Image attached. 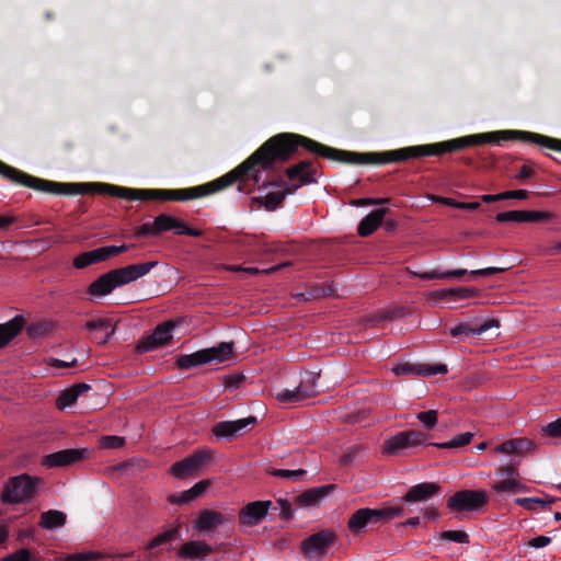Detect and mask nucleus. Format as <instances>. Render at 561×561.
Segmentation results:
<instances>
[{
    "mask_svg": "<svg viewBox=\"0 0 561 561\" xmlns=\"http://www.w3.org/2000/svg\"><path fill=\"white\" fill-rule=\"evenodd\" d=\"M277 504L280 508V518L284 520H291L294 518L291 503L286 499H278Z\"/></svg>",
    "mask_w": 561,
    "mask_h": 561,
    "instance_id": "5fc2aeb1",
    "label": "nucleus"
},
{
    "mask_svg": "<svg viewBox=\"0 0 561 561\" xmlns=\"http://www.w3.org/2000/svg\"><path fill=\"white\" fill-rule=\"evenodd\" d=\"M284 201V194L280 192H271L265 196L253 197L252 202L263 206L266 210L273 211L277 209Z\"/></svg>",
    "mask_w": 561,
    "mask_h": 561,
    "instance_id": "7c9ffc66",
    "label": "nucleus"
},
{
    "mask_svg": "<svg viewBox=\"0 0 561 561\" xmlns=\"http://www.w3.org/2000/svg\"><path fill=\"white\" fill-rule=\"evenodd\" d=\"M368 513L370 516L371 525L385 524L393 518L402 516L404 508L402 506H383L380 508L368 507Z\"/></svg>",
    "mask_w": 561,
    "mask_h": 561,
    "instance_id": "a878e982",
    "label": "nucleus"
},
{
    "mask_svg": "<svg viewBox=\"0 0 561 561\" xmlns=\"http://www.w3.org/2000/svg\"><path fill=\"white\" fill-rule=\"evenodd\" d=\"M534 174H535L534 170L525 164L520 168L519 172L515 175V179L520 182H524V181L530 179Z\"/></svg>",
    "mask_w": 561,
    "mask_h": 561,
    "instance_id": "338daca9",
    "label": "nucleus"
},
{
    "mask_svg": "<svg viewBox=\"0 0 561 561\" xmlns=\"http://www.w3.org/2000/svg\"><path fill=\"white\" fill-rule=\"evenodd\" d=\"M285 174L291 183L285 181L284 188L280 191V194H284V199L302 185L316 183V169L310 160H304L287 168Z\"/></svg>",
    "mask_w": 561,
    "mask_h": 561,
    "instance_id": "423d86ee",
    "label": "nucleus"
},
{
    "mask_svg": "<svg viewBox=\"0 0 561 561\" xmlns=\"http://www.w3.org/2000/svg\"><path fill=\"white\" fill-rule=\"evenodd\" d=\"M181 524H176L174 526L169 527L168 529L163 530L156 537H153L147 545V549L151 550L159 546L165 545L168 542H171L175 540L180 536L181 531Z\"/></svg>",
    "mask_w": 561,
    "mask_h": 561,
    "instance_id": "c85d7f7f",
    "label": "nucleus"
},
{
    "mask_svg": "<svg viewBox=\"0 0 561 561\" xmlns=\"http://www.w3.org/2000/svg\"><path fill=\"white\" fill-rule=\"evenodd\" d=\"M85 329L95 333V340L100 344H105L115 333V328L110 319L100 318L85 323Z\"/></svg>",
    "mask_w": 561,
    "mask_h": 561,
    "instance_id": "393cba45",
    "label": "nucleus"
},
{
    "mask_svg": "<svg viewBox=\"0 0 561 561\" xmlns=\"http://www.w3.org/2000/svg\"><path fill=\"white\" fill-rule=\"evenodd\" d=\"M100 254L98 249L83 252L73 259L72 264L76 268H84L89 265L102 262Z\"/></svg>",
    "mask_w": 561,
    "mask_h": 561,
    "instance_id": "f704fd0d",
    "label": "nucleus"
},
{
    "mask_svg": "<svg viewBox=\"0 0 561 561\" xmlns=\"http://www.w3.org/2000/svg\"><path fill=\"white\" fill-rule=\"evenodd\" d=\"M428 198L431 201H433L434 203H438V204H443V205H446V206H450V207L457 208L458 201H456L454 198L443 197V196H438V195H430Z\"/></svg>",
    "mask_w": 561,
    "mask_h": 561,
    "instance_id": "69168bd1",
    "label": "nucleus"
},
{
    "mask_svg": "<svg viewBox=\"0 0 561 561\" xmlns=\"http://www.w3.org/2000/svg\"><path fill=\"white\" fill-rule=\"evenodd\" d=\"M301 147L317 156L348 164L397 163V149L382 152H354L329 147L311 138L293 133L277 134L263 142L248 159L225 175L203 185L187 188H151L150 199L185 202L221 191L239 182V192L249 193L248 181L260 183V170L272 171L283 164Z\"/></svg>",
    "mask_w": 561,
    "mask_h": 561,
    "instance_id": "f257e3e1",
    "label": "nucleus"
},
{
    "mask_svg": "<svg viewBox=\"0 0 561 561\" xmlns=\"http://www.w3.org/2000/svg\"><path fill=\"white\" fill-rule=\"evenodd\" d=\"M494 450H495V453H502V454H517L513 438L507 439V440L503 442L502 444L497 445L494 448Z\"/></svg>",
    "mask_w": 561,
    "mask_h": 561,
    "instance_id": "052dcab7",
    "label": "nucleus"
},
{
    "mask_svg": "<svg viewBox=\"0 0 561 561\" xmlns=\"http://www.w3.org/2000/svg\"><path fill=\"white\" fill-rule=\"evenodd\" d=\"M157 265L158 261H149L130 264L121 268L113 270V272L115 274L118 286H123L144 277Z\"/></svg>",
    "mask_w": 561,
    "mask_h": 561,
    "instance_id": "2eb2a0df",
    "label": "nucleus"
},
{
    "mask_svg": "<svg viewBox=\"0 0 561 561\" xmlns=\"http://www.w3.org/2000/svg\"><path fill=\"white\" fill-rule=\"evenodd\" d=\"M172 230H174V233L179 234V236L185 234V236L195 237V238H199L203 236L202 230L191 228L184 221H182L178 218H175V220H174V227Z\"/></svg>",
    "mask_w": 561,
    "mask_h": 561,
    "instance_id": "c03bdc74",
    "label": "nucleus"
},
{
    "mask_svg": "<svg viewBox=\"0 0 561 561\" xmlns=\"http://www.w3.org/2000/svg\"><path fill=\"white\" fill-rule=\"evenodd\" d=\"M270 473L273 477L282 478V479H288L293 481L300 480L304 476H306L307 471L304 469H297V470H288V469H272Z\"/></svg>",
    "mask_w": 561,
    "mask_h": 561,
    "instance_id": "a19ab883",
    "label": "nucleus"
},
{
    "mask_svg": "<svg viewBox=\"0 0 561 561\" xmlns=\"http://www.w3.org/2000/svg\"><path fill=\"white\" fill-rule=\"evenodd\" d=\"M492 489L497 493H518L526 491L527 488L518 481V479H502L492 485Z\"/></svg>",
    "mask_w": 561,
    "mask_h": 561,
    "instance_id": "2f4dec72",
    "label": "nucleus"
},
{
    "mask_svg": "<svg viewBox=\"0 0 561 561\" xmlns=\"http://www.w3.org/2000/svg\"><path fill=\"white\" fill-rule=\"evenodd\" d=\"M67 515L57 510H49L41 514L38 525L44 529H56L66 524Z\"/></svg>",
    "mask_w": 561,
    "mask_h": 561,
    "instance_id": "cd10ccee",
    "label": "nucleus"
},
{
    "mask_svg": "<svg viewBox=\"0 0 561 561\" xmlns=\"http://www.w3.org/2000/svg\"><path fill=\"white\" fill-rule=\"evenodd\" d=\"M318 378L319 375L307 371L302 375L300 383L295 389H284L277 393L276 398L282 402L293 403L313 397L319 392L317 386Z\"/></svg>",
    "mask_w": 561,
    "mask_h": 561,
    "instance_id": "1a4fd4ad",
    "label": "nucleus"
},
{
    "mask_svg": "<svg viewBox=\"0 0 561 561\" xmlns=\"http://www.w3.org/2000/svg\"><path fill=\"white\" fill-rule=\"evenodd\" d=\"M175 322L167 321L158 324L151 334L142 337L137 344V352L142 354L154 351L172 340V331Z\"/></svg>",
    "mask_w": 561,
    "mask_h": 561,
    "instance_id": "9b49d317",
    "label": "nucleus"
},
{
    "mask_svg": "<svg viewBox=\"0 0 561 561\" xmlns=\"http://www.w3.org/2000/svg\"><path fill=\"white\" fill-rule=\"evenodd\" d=\"M232 519V515H225L213 510H203L195 520L194 529L199 531H210L220 525L231 523Z\"/></svg>",
    "mask_w": 561,
    "mask_h": 561,
    "instance_id": "f3484780",
    "label": "nucleus"
},
{
    "mask_svg": "<svg viewBox=\"0 0 561 561\" xmlns=\"http://www.w3.org/2000/svg\"><path fill=\"white\" fill-rule=\"evenodd\" d=\"M243 380V375H230L226 378V386L230 388H238Z\"/></svg>",
    "mask_w": 561,
    "mask_h": 561,
    "instance_id": "774afa93",
    "label": "nucleus"
},
{
    "mask_svg": "<svg viewBox=\"0 0 561 561\" xmlns=\"http://www.w3.org/2000/svg\"><path fill=\"white\" fill-rule=\"evenodd\" d=\"M209 485H210L209 480H201L191 488L193 491L192 493H194L197 499V497L202 496L207 491Z\"/></svg>",
    "mask_w": 561,
    "mask_h": 561,
    "instance_id": "e2e57ef3",
    "label": "nucleus"
},
{
    "mask_svg": "<svg viewBox=\"0 0 561 561\" xmlns=\"http://www.w3.org/2000/svg\"><path fill=\"white\" fill-rule=\"evenodd\" d=\"M439 540H449L457 543H469V536L463 530H445L437 535Z\"/></svg>",
    "mask_w": 561,
    "mask_h": 561,
    "instance_id": "ea45409f",
    "label": "nucleus"
},
{
    "mask_svg": "<svg viewBox=\"0 0 561 561\" xmlns=\"http://www.w3.org/2000/svg\"><path fill=\"white\" fill-rule=\"evenodd\" d=\"M216 437L230 438L237 435L232 421H221L214 425L211 430Z\"/></svg>",
    "mask_w": 561,
    "mask_h": 561,
    "instance_id": "4c0bfd02",
    "label": "nucleus"
},
{
    "mask_svg": "<svg viewBox=\"0 0 561 561\" xmlns=\"http://www.w3.org/2000/svg\"><path fill=\"white\" fill-rule=\"evenodd\" d=\"M557 499L551 496L546 497H518L515 503L528 511H536L537 508H546L550 504L554 503Z\"/></svg>",
    "mask_w": 561,
    "mask_h": 561,
    "instance_id": "c756f323",
    "label": "nucleus"
},
{
    "mask_svg": "<svg viewBox=\"0 0 561 561\" xmlns=\"http://www.w3.org/2000/svg\"><path fill=\"white\" fill-rule=\"evenodd\" d=\"M53 330V323L48 321H39L26 327L27 335L32 339L45 336Z\"/></svg>",
    "mask_w": 561,
    "mask_h": 561,
    "instance_id": "c9c22d12",
    "label": "nucleus"
},
{
    "mask_svg": "<svg viewBox=\"0 0 561 561\" xmlns=\"http://www.w3.org/2000/svg\"><path fill=\"white\" fill-rule=\"evenodd\" d=\"M213 552V548L201 540H190L178 550V557L183 560H204Z\"/></svg>",
    "mask_w": 561,
    "mask_h": 561,
    "instance_id": "a211bd4d",
    "label": "nucleus"
},
{
    "mask_svg": "<svg viewBox=\"0 0 561 561\" xmlns=\"http://www.w3.org/2000/svg\"><path fill=\"white\" fill-rule=\"evenodd\" d=\"M442 488L435 482H423L413 485L402 497L405 502H425L440 492Z\"/></svg>",
    "mask_w": 561,
    "mask_h": 561,
    "instance_id": "aec40b11",
    "label": "nucleus"
},
{
    "mask_svg": "<svg viewBox=\"0 0 561 561\" xmlns=\"http://www.w3.org/2000/svg\"><path fill=\"white\" fill-rule=\"evenodd\" d=\"M135 245L134 244H122V245H108V247H101V248H98V251L101 256V260L102 262L107 260L108 257L111 256H115V255H118L123 252H126L127 250L134 248Z\"/></svg>",
    "mask_w": 561,
    "mask_h": 561,
    "instance_id": "58836bf2",
    "label": "nucleus"
},
{
    "mask_svg": "<svg viewBox=\"0 0 561 561\" xmlns=\"http://www.w3.org/2000/svg\"><path fill=\"white\" fill-rule=\"evenodd\" d=\"M22 186L55 195L99 194L126 201H149L151 188H129L108 183H62L36 178L26 173Z\"/></svg>",
    "mask_w": 561,
    "mask_h": 561,
    "instance_id": "f03ea898",
    "label": "nucleus"
},
{
    "mask_svg": "<svg viewBox=\"0 0 561 561\" xmlns=\"http://www.w3.org/2000/svg\"><path fill=\"white\" fill-rule=\"evenodd\" d=\"M551 542V538L547 536H538L528 541V546L533 548H543Z\"/></svg>",
    "mask_w": 561,
    "mask_h": 561,
    "instance_id": "0e129e2a",
    "label": "nucleus"
},
{
    "mask_svg": "<svg viewBox=\"0 0 561 561\" xmlns=\"http://www.w3.org/2000/svg\"><path fill=\"white\" fill-rule=\"evenodd\" d=\"M233 352V343L221 342L217 346L203 348L192 354H182L176 359V366L181 369H191L201 365L226 360Z\"/></svg>",
    "mask_w": 561,
    "mask_h": 561,
    "instance_id": "20e7f679",
    "label": "nucleus"
},
{
    "mask_svg": "<svg viewBox=\"0 0 561 561\" xmlns=\"http://www.w3.org/2000/svg\"><path fill=\"white\" fill-rule=\"evenodd\" d=\"M135 236L147 237V236H158V233L153 229V222H152V224H144L140 227H138L135 231Z\"/></svg>",
    "mask_w": 561,
    "mask_h": 561,
    "instance_id": "680f3d73",
    "label": "nucleus"
},
{
    "mask_svg": "<svg viewBox=\"0 0 561 561\" xmlns=\"http://www.w3.org/2000/svg\"><path fill=\"white\" fill-rule=\"evenodd\" d=\"M100 443L103 448L116 449V448H121L124 446L125 439L119 436L108 435V436H103L101 438Z\"/></svg>",
    "mask_w": 561,
    "mask_h": 561,
    "instance_id": "3c124183",
    "label": "nucleus"
},
{
    "mask_svg": "<svg viewBox=\"0 0 561 561\" xmlns=\"http://www.w3.org/2000/svg\"><path fill=\"white\" fill-rule=\"evenodd\" d=\"M500 322L496 319H489L480 324H472L470 322H461L450 329V334L454 337L460 335H482L492 328H499Z\"/></svg>",
    "mask_w": 561,
    "mask_h": 561,
    "instance_id": "412c9836",
    "label": "nucleus"
},
{
    "mask_svg": "<svg viewBox=\"0 0 561 561\" xmlns=\"http://www.w3.org/2000/svg\"><path fill=\"white\" fill-rule=\"evenodd\" d=\"M539 434L542 437L561 438V417L542 426Z\"/></svg>",
    "mask_w": 561,
    "mask_h": 561,
    "instance_id": "37998d69",
    "label": "nucleus"
},
{
    "mask_svg": "<svg viewBox=\"0 0 561 561\" xmlns=\"http://www.w3.org/2000/svg\"><path fill=\"white\" fill-rule=\"evenodd\" d=\"M368 525H371L368 507L355 511L347 522V527L354 535L363 533Z\"/></svg>",
    "mask_w": 561,
    "mask_h": 561,
    "instance_id": "bb28decb",
    "label": "nucleus"
},
{
    "mask_svg": "<svg viewBox=\"0 0 561 561\" xmlns=\"http://www.w3.org/2000/svg\"><path fill=\"white\" fill-rule=\"evenodd\" d=\"M116 287L119 286L112 270L92 282L88 287V294L94 297H103L111 294Z\"/></svg>",
    "mask_w": 561,
    "mask_h": 561,
    "instance_id": "5701e85b",
    "label": "nucleus"
},
{
    "mask_svg": "<svg viewBox=\"0 0 561 561\" xmlns=\"http://www.w3.org/2000/svg\"><path fill=\"white\" fill-rule=\"evenodd\" d=\"M528 197V192L526 190H515V191H506L501 193V199H526Z\"/></svg>",
    "mask_w": 561,
    "mask_h": 561,
    "instance_id": "bf43d9fd",
    "label": "nucleus"
},
{
    "mask_svg": "<svg viewBox=\"0 0 561 561\" xmlns=\"http://www.w3.org/2000/svg\"><path fill=\"white\" fill-rule=\"evenodd\" d=\"M513 442L515 444V449H516L517 454L530 451L536 447V444L527 437L513 438Z\"/></svg>",
    "mask_w": 561,
    "mask_h": 561,
    "instance_id": "864d4df0",
    "label": "nucleus"
},
{
    "mask_svg": "<svg viewBox=\"0 0 561 561\" xmlns=\"http://www.w3.org/2000/svg\"><path fill=\"white\" fill-rule=\"evenodd\" d=\"M232 423L234 425V431L238 434L241 431H243L244 428H247L248 426L254 425L256 423V417L248 416L244 419H239V420L232 421Z\"/></svg>",
    "mask_w": 561,
    "mask_h": 561,
    "instance_id": "13d9d810",
    "label": "nucleus"
},
{
    "mask_svg": "<svg viewBox=\"0 0 561 561\" xmlns=\"http://www.w3.org/2000/svg\"><path fill=\"white\" fill-rule=\"evenodd\" d=\"M272 501H253L239 512V524L242 527H254L262 523L272 506Z\"/></svg>",
    "mask_w": 561,
    "mask_h": 561,
    "instance_id": "ddd939ff",
    "label": "nucleus"
},
{
    "mask_svg": "<svg viewBox=\"0 0 561 561\" xmlns=\"http://www.w3.org/2000/svg\"><path fill=\"white\" fill-rule=\"evenodd\" d=\"M41 482V478L27 473L10 478L3 486L1 502L4 504L28 503L35 497Z\"/></svg>",
    "mask_w": 561,
    "mask_h": 561,
    "instance_id": "7ed1b4c3",
    "label": "nucleus"
},
{
    "mask_svg": "<svg viewBox=\"0 0 561 561\" xmlns=\"http://www.w3.org/2000/svg\"><path fill=\"white\" fill-rule=\"evenodd\" d=\"M34 558L30 550L26 548L19 549L18 551L2 558L1 561H33Z\"/></svg>",
    "mask_w": 561,
    "mask_h": 561,
    "instance_id": "603ef678",
    "label": "nucleus"
},
{
    "mask_svg": "<svg viewBox=\"0 0 561 561\" xmlns=\"http://www.w3.org/2000/svg\"><path fill=\"white\" fill-rule=\"evenodd\" d=\"M553 217L552 213L539 210H525V222L547 221Z\"/></svg>",
    "mask_w": 561,
    "mask_h": 561,
    "instance_id": "09e8293b",
    "label": "nucleus"
},
{
    "mask_svg": "<svg viewBox=\"0 0 561 561\" xmlns=\"http://www.w3.org/2000/svg\"><path fill=\"white\" fill-rule=\"evenodd\" d=\"M505 267H485L480 270H473L469 272L471 276H490L497 273L504 272ZM412 274L419 277L422 280H432V279H445V278H460L468 274V271L465 268L453 270L448 272H439L437 270L431 272H412Z\"/></svg>",
    "mask_w": 561,
    "mask_h": 561,
    "instance_id": "f8f14e48",
    "label": "nucleus"
},
{
    "mask_svg": "<svg viewBox=\"0 0 561 561\" xmlns=\"http://www.w3.org/2000/svg\"><path fill=\"white\" fill-rule=\"evenodd\" d=\"M392 371L397 376L402 375H417V376H434L443 375L448 371L447 366L444 364L427 365V364H412L409 362L400 363L393 366Z\"/></svg>",
    "mask_w": 561,
    "mask_h": 561,
    "instance_id": "dca6fc26",
    "label": "nucleus"
},
{
    "mask_svg": "<svg viewBox=\"0 0 561 561\" xmlns=\"http://www.w3.org/2000/svg\"><path fill=\"white\" fill-rule=\"evenodd\" d=\"M24 316L16 314L5 323H0V350L8 346L24 329Z\"/></svg>",
    "mask_w": 561,
    "mask_h": 561,
    "instance_id": "6ab92c4d",
    "label": "nucleus"
},
{
    "mask_svg": "<svg viewBox=\"0 0 561 561\" xmlns=\"http://www.w3.org/2000/svg\"><path fill=\"white\" fill-rule=\"evenodd\" d=\"M427 437L428 435L421 431L412 430L399 432L385 440L382 453L390 456H398L404 449L422 445Z\"/></svg>",
    "mask_w": 561,
    "mask_h": 561,
    "instance_id": "0eeeda50",
    "label": "nucleus"
},
{
    "mask_svg": "<svg viewBox=\"0 0 561 561\" xmlns=\"http://www.w3.org/2000/svg\"><path fill=\"white\" fill-rule=\"evenodd\" d=\"M175 218L176 217L168 214H161L154 218L153 229L157 231L158 234L172 230L174 227Z\"/></svg>",
    "mask_w": 561,
    "mask_h": 561,
    "instance_id": "e433bc0d",
    "label": "nucleus"
},
{
    "mask_svg": "<svg viewBox=\"0 0 561 561\" xmlns=\"http://www.w3.org/2000/svg\"><path fill=\"white\" fill-rule=\"evenodd\" d=\"M192 492L193 491L190 488L188 490H185L183 492L173 493V494L169 495V501L172 504H178V505L188 504L190 502L196 500L195 494Z\"/></svg>",
    "mask_w": 561,
    "mask_h": 561,
    "instance_id": "49530a36",
    "label": "nucleus"
},
{
    "mask_svg": "<svg viewBox=\"0 0 561 561\" xmlns=\"http://www.w3.org/2000/svg\"><path fill=\"white\" fill-rule=\"evenodd\" d=\"M496 476L502 479H517L519 477V472L516 465H501L496 469Z\"/></svg>",
    "mask_w": 561,
    "mask_h": 561,
    "instance_id": "8fccbe9b",
    "label": "nucleus"
},
{
    "mask_svg": "<svg viewBox=\"0 0 561 561\" xmlns=\"http://www.w3.org/2000/svg\"><path fill=\"white\" fill-rule=\"evenodd\" d=\"M85 457V449H62L56 453L45 455L42 458V465L46 468L67 467L79 462Z\"/></svg>",
    "mask_w": 561,
    "mask_h": 561,
    "instance_id": "4468645a",
    "label": "nucleus"
},
{
    "mask_svg": "<svg viewBox=\"0 0 561 561\" xmlns=\"http://www.w3.org/2000/svg\"><path fill=\"white\" fill-rule=\"evenodd\" d=\"M78 399L77 393L71 389H66L61 392V394L57 399V407L59 409H65L67 407H71Z\"/></svg>",
    "mask_w": 561,
    "mask_h": 561,
    "instance_id": "de8ad7c7",
    "label": "nucleus"
},
{
    "mask_svg": "<svg viewBox=\"0 0 561 561\" xmlns=\"http://www.w3.org/2000/svg\"><path fill=\"white\" fill-rule=\"evenodd\" d=\"M497 222H525V210H510L495 216Z\"/></svg>",
    "mask_w": 561,
    "mask_h": 561,
    "instance_id": "79ce46f5",
    "label": "nucleus"
},
{
    "mask_svg": "<svg viewBox=\"0 0 561 561\" xmlns=\"http://www.w3.org/2000/svg\"><path fill=\"white\" fill-rule=\"evenodd\" d=\"M473 438V434L470 432L461 433L455 436L453 439L445 443H433L431 444L434 447L440 449H451V448H460L468 445Z\"/></svg>",
    "mask_w": 561,
    "mask_h": 561,
    "instance_id": "72a5a7b5",
    "label": "nucleus"
},
{
    "mask_svg": "<svg viewBox=\"0 0 561 561\" xmlns=\"http://www.w3.org/2000/svg\"><path fill=\"white\" fill-rule=\"evenodd\" d=\"M489 502L484 490H460L447 500V507L458 513L477 512Z\"/></svg>",
    "mask_w": 561,
    "mask_h": 561,
    "instance_id": "39448f33",
    "label": "nucleus"
},
{
    "mask_svg": "<svg viewBox=\"0 0 561 561\" xmlns=\"http://www.w3.org/2000/svg\"><path fill=\"white\" fill-rule=\"evenodd\" d=\"M334 488V484H327L308 489L301 494L297 495L295 497V502L301 507L316 506L322 499L329 495V493Z\"/></svg>",
    "mask_w": 561,
    "mask_h": 561,
    "instance_id": "4be33fe9",
    "label": "nucleus"
},
{
    "mask_svg": "<svg viewBox=\"0 0 561 561\" xmlns=\"http://www.w3.org/2000/svg\"><path fill=\"white\" fill-rule=\"evenodd\" d=\"M211 460V451L208 448H202L194 451L184 459L176 461L171 467V473L176 478H185L196 474Z\"/></svg>",
    "mask_w": 561,
    "mask_h": 561,
    "instance_id": "9d476101",
    "label": "nucleus"
},
{
    "mask_svg": "<svg viewBox=\"0 0 561 561\" xmlns=\"http://www.w3.org/2000/svg\"><path fill=\"white\" fill-rule=\"evenodd\" d=\"M387 208L375 209L364 217L357 227V233L360 237H368L373 234L382 224Z\"/></svg>",
    "mask_w": 561,
    "mask_h": 561,
    "instance_id": "b1692460",
    "label": "nucleus"
},
{
    "mask_svg": "<svg viewBox=\"0 0 561 561\" xmlns=\"http://www.w3.org/2000/svg\"><path fill=\"white\" fill-rule=\"evenodd\" d=\"M26 173L0 160V176L4 180L22 186Z\"/></svg>",
    "mask_w": 561,
    "mask_h": 561,
    "instance_id": "473e14b6",
    "label": "nucleus"
},
{
    "mask_svg": "<svg viewBox=\"0 0 561 561\" xmlns=\"http://www.w3.org/2000/svg\"><path fill=\"white\" fill-rule=\"evenodd\" d=\"M336 539L334 530L322 529L301 541V552L308 559L322 558Z\"/></svg>",
    "mask_w": 561,
    "mask_h": 561,
    "instance_id": "6e6552de",
    "label": "nucleus"
},
{
    "mask_svg": "<svg viewBox=\"0 0 561 561\" xmlns=\"http://www.w3.org/2000/svg\"><path fill=\"white\" fill-rule=\"evenodd\" d=\"M437 411L428 410L419 412L416 419L424 425L426 430H433L437 424Z\"/></svg>",
    "mask_w": 561,
    "mask_h": 561,
    "instance_id": "a18cd8bd",
    "label": "nucleus"
},
{
    "mask_svg": "<svg viewBox=\"0 0 561 561\" xmlns=\"http://www.w3.org/2000/svg\"><path fill=\"white\" fill-rule=\"evenodd\" d=\"M456 289V300L468 299L471 297H477L479 290L474 287H459Z\"/></svg>",
    "mask_w": 561,
    "mask_h": 561,
    "instance_id": "4d7b16f0",
    "label": "nucleus"
},
{
    "mask_svg": "<svg viewBox=\"0 0 561 561\" xmlns=\"http://www.w3.org/2000/svg\"><path fill=\"white\" fill-rule=\"evenodd\" d=\"M431 297L433 299H446L450 301H456V289L455 288H444L434 290L431 293Z\"/></svg>",
    "mask_w": 561,
    "mask_h": 561,
    "instance_id": "6e6d98bb",
    "label": "nucleus"
}]
</instances>
